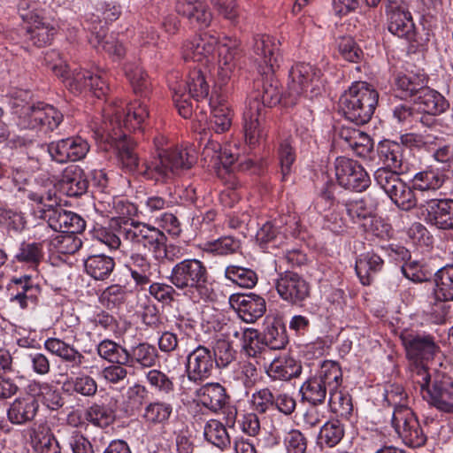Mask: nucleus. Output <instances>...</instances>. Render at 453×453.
<instances>
[{
	"instance_id": "obj_18",
	"label": "nucleus",
	"mask_w": 453,
	"mask_h": 453,
	"mask_svg": "<svg viewBox=\"0 0 453 453\" xmlns=\"http://www.w3.org/2000/svg\"><path fill=\"white\" fill-rule=\"evenodd\" d=\"M54 233H79L85 228V221L76 213L66 211L55 203L47 205L42 211Z\"/></svg>"
},
{
	"instance_id": "obj_42",
	"label": "nucleus",
	"mask_w": 453,
	"mask_h": 453,
	"mask_svg": "<svg viewBox=\"0 0 453 453\" xmlns=\"http://www.w3.org/2000/svg\"><path fill=\"white\" fill-rule=\"evenodd\" d=\"M109 202H99L96 204V210L103 216L111 219V222L119 219H128L135 213L134 204L120 198H110Z\"/></svg>"
},
{
	"instance_id": "obj_63",
	"label": "nucleus",
	"mask_w": 453,
	"mask_h": 453,
	"mask_svg": "<svg viewBox=\"0 0 453 453\" xmlns=\"http://www.w3.org/2000/svg\"><path fill=\"white\" fill-rule=\"evenodd\" d=\"M120 220V219L111 222L109 227L98 226L95 227L93 236L101 243L106 245L110 250H116L120 247L121 241L119 230L115 228L114 223Z\"/></svg>"
},
{
	"instance_id": "obj_36",
	"label": "nucleus",
	"mask_w": 453,
	"mask_h": 453,
	"mask_svg": "<svg viewBox=\"0 0 453 453\" xmlns=\"http://www.w3.org/2000/svg\"><path fill=\"white\" fill-rule=\"evenodd\" d=\"M384 262L380 256L372 252H367L356 261V273L361 283L368 286L372 283L373 276L381 271Z\"/></svg>"
},
{
	"instance_id": "obj_24",
	"label": "nucleus",
	"mask_w": 453,
	"mask_h": 453,
	"mask_svg": "<svg viewBox=\"0 0 453 453\" xmlns=\"http://www.w3.org/2000/svg\"><path fill=\"white\" fill-rule=\"evenodd\" d=\"M405 151L403 144L394 141L385 140L378 145L379 158L385 165L384 168L398 175L409 170Z\"/></svg>"
},
{
	"instance_id": "obj_46",
	"label": "nucleus",
	"mask_w": 453,
	"mask_h": 453,
	"mask_svg": "<svg viewBox=\"0 0 453 453\" xmlns=\"http://www.w3.org/2000/svg\"><path fill=\"white\" fill-rule=\"evenodd\" d=\"M43 256V247L41 242H22L14 256V259L31 268H36Z\"/></svg>"
},
{
	"instance_id": "obj_8",
	"label": "nucleus",
	"mask_w": 453,
	"mask_h": 453,
	"mask_svg": "<svg viewBox=\"0 0 453 453\" xmlns=\"http://www.w3.org/2000/svg\"><path fill=\"white\" fill-rule=\"evenodd\" d=\"M92 130L94 138L102 150H109L111 148H116L122 165L128 172H137L144 176L142 173L144 165L150 161H145L142 165H139V158L127 142V134L121 130L119 121H116L115 126L112 127V134L104 127H93Z\"/></svg>"
},
{
	"instance_id": "obj_41",
	"label": "nucleus",
	"mask_w": 453,
	"mask_h": 453,
	"mask_svg": "<svg viewBox=\"0 0 453 453\" xmlns=\"http://www.w3.org/2000/svg\"><path fill=\"white\" fill-rule=\"evenodd\" d=\"M435 285L433 295L437 302L453 301V265H446L434 275Z\"/></svg>"
},
{
	"instance_id": "obj_17",
	"label": "nucleus",
	"mask_w": 453,
	"mask_h": 453,
	"mask_svg": "<svg viewBox=\"0 0 453 453\" xmlns=\"http://www.w3.org/2000/svg\"><path fill=\"white\" fill-rule=\"evenodd\" d=\"M215 364L212 350L198 345L187 357L186 372L188 380L194 382L203 381L212 374Z\"/></svg>"
},
{
	"instance_id": "obj_19",
	"label": "nucleus",
	"mask_w": 453,
	"mask_h": 453,
	"mask_svg": "<svg viewBox=\"0 0 453 453\" xmlns=\"http://www.w3.org/2000/svg\"><path fill=\"white\" fill-rule=\"evenodd\" d=\"M276 290L283 300L293 304L303 302L310 294L308 282L299 274L289 271L279 274Z\"/></svg>"
},
{
	"instance_id": "obj_49",
	"label": "nucleus",
	"mask_w": 453,
	"mask_h": 453,
	"mask_svg": "<svg viewBox=\"0 0 453 453\" xmlns=\"http://www.w3.org/2000/svg\"><path fill=\"white\" fill-rule=\"evenodd\" d=\"M82 246L81 238L75 235V233H56L54 237L50 240V250H54L61 254H73Z\"/></svg>"
},
{
	"instance_id": "obj_29",
	"label": "nucleus",
	"mask_w": 453,
	"mask_h": 453,
	"mask_svg": "<svg viewBox=\"0 0 453 453\" xmlns=\"http://www.w3.org/2000/svg\"><path fill=\"white\" fill-rule=\"evenodd\" d=\"M157 360V349L148 342H140L129 349H127L125 364H128V366L151 368L156 365Z\"/></svg>"
},
{
	"instance_id": "obj_21",
	"label": "nucleus",
	"mask_w": 453,
	"mask_h": 453,
	"mask_svg": "<svg viewBox=\"0 0 453 453\" xmlns=\"http://www.w3.org/2000/svg\"><path fill=\"white\" fill-rule=\"evenodd\" d=\"M125 268L129 272L135 287L144 289L151 282L157 271V265L146 254L132 252L125 262Z\"/></svg>"
},
{
	"instance_id": "obj_32",
	"label": "nucleus",
	"mask_w": 453,
	"mask_h": 453,
	"mask_svg": "<svg viewBox=\"0 0 453 453\" xmlns=\"http://www.w3.org/2000/svg\"><path fill=\"white\" fill-rule=\"evenodd\" d=\"M197 396L201 403L213 412L226 407L229 396L226 389L219 383H206L197 390Z\"/></svg>"
},
{
	"instance_id": "obj_38",
	"label": "nucleus",
	"mask_w": 453,
	"mask_h": 453,
	"mask_svg": "<svg viewBox=\"0 0 453 453\" xmlns=\"http://www.w3.org/2000/svg\"><path fill=\"white\" fill-rule=\"evenodd\" d=\"M302 366L292 357L275 358L266 368L267 375L273 380H289L300 375Z\"/></svg>"
},
{
	"instance_id": "obj_28",
	"label": "nucleus",
	"mask_w": 453,
	"mask_h": 453,
	"mask_svg": "<svg viewBox=\"0 0 453 453\" xmlns=\"http://www.w3.org/2000/svg\"><path fill=\"white\" fill-rule=\"evenodd\" d=\"M447 180L446 174L432 166L416 173L411 180L413 188L421 193H434L440 189Z\"/></svg>"
},
{
	"instance_id": "obj_48",
	"label": "nucleus",
	"mask_w": 453,
	"mask_h": 453,
	"mask_svg": "<svg viewBox=\"0 0 453 453\" xmlns=\"http://www.w3.org/2000/svg\"><path fill=\"white\" fill-rule=\"evenodd\" d=\"M115 411L105 404L93 403L85 411V418L95 426L105 428L115 421Z\"/></svg>"
},
{
	"instance_id": "obj_51",
	"label": "nucleus",
	"mask_w": 453,
	"mask_h": 453,
	"mask_svg": "<svg viewBox=\"0 0 453 453\" xmlns=\"http://www.w3.org/2000/svg\"><path fill=\"white\" fill-rule=\"evenodd\" d=\"M203 435L207 441L220 449H226L231 443L226 426L216 419H210L205 424Z\"/></svg>"
},
{
	"instance_id": "obj_2",
	"label": "nucleus",
	"mask_w": 453,
	"mask_h": 453,
	"mask_svg": "<svg viewBox=\"0 0 453 453\" xmlns=\"http://www.w3.org/2000/svg\"><path fill=\"white\" fill-rule=\"evenodd\" d=\"M219 45V76L222 82L226 81L234 73L236 57L239 54L240 42L236 38L224 37L222 42L210 34L203 33L186 40L181 54L185 61L208 64L214 58Z\"/></svg>"
},
{
	"instance_id": "obj_12",
	"label": "nucleus",
	"mask_w": 453,
	"mask_h": 453,
	"mask_svg": "<svg viewBox=\"0 0 453 453\" xmlns=\"http://www.w3.org/2000/svg\"><path fill=\"white\" fill-rule=\"evenodd\" d=\"M288 90L291 95H305L311 98L319 95L325 84L322 73L308 63H298L289 71Z\"/></svg>"
},
{
	"instance_id": "obj_54",
	"label": "nucleus",
	"mask_w": 453,
	"mask_h": 453,
	"mask_svg": "<svg viewBox=\"0 0 453 453\" xmlns=\"http://www.w3.org/2000/svg\"><path fill=\"white\" fill-rule=\"evenodd\" d=\"M328 405L331 411L342 418H349L353 411L351 396L337 387L329 395Z\"/></svg>"
},
{
	"instance_id": "obj_7",
	"label": "nucleus",
	"mask_w": 453,
	"mask_h": 453,
	"mask_svg": "<svg viewBox=\"0 0 453 453\" xmlns=\"http://www.w3.org/2000/svg\"><path fill=\"white\" fill-rule=\"evenodd\" d=\"M115 228L135 247H142L151 252L156 258L166 242V236L158 227L132 219H120L114 223Z\"/></svg>"
},
{
	"instance_id": "obj_31",
	"label": "nucleus",
	"mask_w": 453,
	"mask_h": 453,
	"mask_svg": "<svg viewBox=\"0 0 453 453\" xmlns=\"http://www.w3.org/2000/svg\"><path fill=\"white\" fill-rule=\"evenodd\" d=\"M339 135L346 145L358 157L369 156L373 149V142L370 136L359 129L342 127Z\"/></svg>"
},
{
	"instance_id": "obj_64",
	"label": "nucleus",
	"mask_w": 453,
	"mask_h": 453,
	"mask_svg": "<svg viewBox=\"0 0 453 453\" xmlns=\"http://www.w3.org/2000/svg\"><path fill=\"white\" fill-rule=\"evenodd\" d=\"M65 86L73 94H80L85 89H88L89 81H92L93 72L88 70H74L72 73L64 76Z\"/></svg>"
},
{
	"instance_id": "obj_59",
	"label": "nucleus",
	"mask_w": 453,
	"mask_h": 453,
	"mask_svg": "<svg viewBox=\"0 0 453 453\" xmlns=\"http://www.w3.org/2000/svg\"><path fill=\"white\" fill-rule=\"evenodd\" d=\"M240 248L239 242L232 236H224L203 243V250L215 256L233 254Z\"/></svg>"
},
{
	"instance_id": "obj_14",
	"label": "nucleus",
	"mask_w": 453,
	"mask_h": 453,
	"mask_svg": "<svg viewBox=\"0 0 453 453\" xmlns=\"http://www.w3.org/2000/svg\"><path fill=\"white\" fill-rule=\"evenodd\" d=\"M334 170L338 183L345 188L361 192L370 185V178L365 170L352 159L337 157Z\"/></svg>"
},
{
	"instance_id": "obj_27",
	"label": "nucleus",
	"mask_w": 453,
	"mask_h": 453,
	"mask_svg": "<svg viewBox=\"0 0 453 453\" xmlns=\"http://www.w3.org/2000/svg\"><path fill=\"white\" fill-rule=\"evenodd\" d=\"M28 432L33 453H61L58 441L46 423L34 424Z\"/></svg>"
},
{
	"instance_id": "obj_58",
	"label": "nucleus",
	"mask_w": 453,
	"mask_h": 453,
	"mask_svg": "<svg viewBox=\"0 0 453 453\" xmlns=\"http://www.w3.org/2000/svg\"><path fill=\"white\" fill-rule=\"evenodd\" d=\"M233 379L242 384L245 388L250 389L258 382L259 373L254 364L244 361L235 365L233 371Z\"/></svg>"
},
{
	"instance_id": "obj_35",
	"label": "nucleus",
	"mask_w": 453,
	"mask_h": 453,
	"mask_svg": "<svg viewBox=\"0 0 453 453\" xmlns=\"http://www.w3.org/2000/svg\"><path fill=\"white\" fill-rule=\"evenodd\" d=\"M61 182L69 196H79L84 194L88 187V181L83 170L75 165L65 168Z\"/></svg>"
},
{
	"instance_id": "obj_25",
	"label": "nucleus",
	"mask_w": 453,
	"mask_h": 453,
	"mask_svg": "<svg viewBox=\"0 0 453 453\" xmlns=\"http://www.w3.org/2000/svg\"><path fill=\"white\" fill-rule=\"evenodd\" d=\"M44 349L65 362L72 369L87 368L85 356L73 345L58 337H50L44 341Z\"/></svg>"
},
{
	"instance_id": "obj_26",
	"label": "nucleus",
	"mask_w": 453,
	"mask_h": 453,
	"mask_svg": "<svg viewBox=\"0 0 453 453\" xmlns=\"http://www.w3.org/2000/svg\"><path fill=\"white\" fill-rule=\"evenodd\" d=\"M426 220L443 230L453 229V199H432L425 204Z\"/></svg>"
},
{
	"instance_id": "obj_5",
	"label": "nucleus",
	"mask_w": 453,
	"mask_h": 453,
	"mask_svg": "<svg viewBox=\"0 0 453 453\" xmlns=\"http://www.w3.org/2000/svg\"><path fill=\"white\" fill-rule=\"evenodd\" d=\"M379 92L365 81L353 82L340 98V109L344 117L357 124H366L374 113Z\"/></svg>"
},
{
	"instance_id": "obj_33",
	"label": "nucleus",
	"mask_w": 453,
	"mask_h": 453,
	"mask_svg": "<svg viewBox=\"0 0 453 453\" xmlns=\"http://www.w3.org/2000/svg\"><path fill=\"white\" fill-rule=\"evenodd\" d=\"M211 108V128L218 134L226 132L232 125V111L223 96H212L210 99Z\"/></svg>"
},
{
	"instance_id": "obj_39",
	"label": "nucleus",
	"mask_w": 453,
	"mask_h": 453,
	"mask_svg": "<svg viewBox=\"0 0 453 453\" xmlns=\"http://www.w3.org/2000/svg\"><path fill=\"white\" fill-rule=\"evenodd\" d=\"M173 411V404L155 400L148 403L143 409L142 418L148 426L165 425Z\"/></svg>"
},
{
	"instance_id": "obj_61",
	"label": "nucleus",
	"mask_w": 453,
	"mask_h": 453,
	"mask_svg": "<svg viewBox=\"0 0 453 453\" xmlns=\"http://www.w3.org/2000/svg\"><path fill=\"white\" fill-rule=\"evenodd\" d=\"M146 380L155 391L162 395H171L174 391L173 378L157 369H151L146 372Z\"/></svg>"
},
{
	"instance_id": "obj_3",
	"label": "nucleus",
	"mask_w": 453,
	"mask_h": 453,
	"mask_svg": "<svg viewBox=\"0 0 453 453\" xmlns=\"http://www.w3.org/2000/svg\"><path fill=\"white\" fill-rule=\"evenodd\" d=\"M169 282L193 303L209 302L214 297L213 283L206 265L197 258H185L171 269Z\"/></svg>"
},
{
	"instance_id": "obj_56",
	"label": "nucleus",
	"mask_w": 453,
	"mask_h": 453,
	"mask_svg": "<svg viewBox=\"0 0 453 453\" xmlns=\"http://www.w3.org/2000/svg\"><path fill=\"white\" fill-rule=\"evenodd\" d=\"M125 73L134 92L146 96L150 88V81L144 70L138 65L127 64L125 66Z\"/></svg>"
},
{
	"instance_id": "obj_40",
	"label": "nucleus",
	"mask_w": 453,
	"mask_h": 453,
	"mask_svg": "<svg viewBox=\"0 0 453 453\" xmlns=\"http://www.w3.org/2000/svg\"><path fill=\"white\" fill-rule=\"evenodd\" d=\"M238 149L226 146L224 149L221 148L220 144L217 142H208L203 150V155L205 159L211 158V162H219L225 168H229L240 160V157L237 154Z\"/></svg>"
},
{
	"instance_id": "obj_6",
	"label": "nucleus",
	"mask_w": 453,
	"mask_h": 453,
	"mask_svg": "<svg viewBox=\"0 0 453 453\" xmlns=\"http://www.w3.org/2000/svg\"><path fill=\"white\" fill-rule=\"evenodd\" d=\"M342 372L340 365L332 360L324 361L318 372L309 377L301 386L302 399L313 406L324 403L326 394L342 387Z\"/></svg>"
},
{
	"instance_id": "obj_60",
	"label": "nucleus",
	"mask_w": 453,
	"mask_h": 453,
	"mask_svg": "<svg viewBox=\"0 0 453 453\" xmlns=\"http://www.w3.org/2000/svg\"><path fill=\"white\" fill-rule=\"evenodd\" d=\"M344 436L343 425L337 419L325 423L319 431V439L327 447H334Z\"/></svg>"
},
{
	"instance_id": "obj_16",
	"label": "nucleus",
	"mask_w": 453,
	"mask_h": 453,
	"mask_svg": "<svg viewBox=\"0 0 453 453\" xmlns=\"http://www.w3.org/2000/svg\"><path fill=\"white\" fill-rule=\"evenodd\" d=\"M90 146L81 136H72L51 142L47 145L48 152L52 160L64 164L83 159L88 153Z\"/></svg>"
},
{
	"instance_id": "obj_10",
	"label": "nucleus",
	"mask_w": 453,
	"mask_h": 453,
	"mask_svg": "<svg viewBox=\"0 0 453 453\" xmlns=\"http://www.w3.org/2000/svg\"><path fill=\"white\" fill-rule=\"evenodd\" d=\"M148 117L149 111L144 101L135 100L127 109L123 102H114L104 110V120L99 127H104L112 134V127L116 121H119L122 131L123 128L135 130L141 127Z\"/></svg>"
},
{
	"instance_id": "obj_57",
	"label": "nucleus",
	"mask_w": 453,
	"mask_h": 453,
	"mask_svg": "<svg viewBox=\"0 0 453 453\" xmlns=\"http://www.w3.org/2000/svg\"><path fill=\"white\" fill-rule=\"evenodd\" d=\"M187 88L188 96L196 101L207 97L209 95V84L201 69L195 68L190 71L187 80Z\"/></svg>"
},
{
	"instance_id": "obj_45",
	"label": "nucleus",
	"mask_w": 453,
	"mask_h": 453,
	"mask_svg": "<svg viewBox=\"0 0 453 453\" xmlns=\"http://www.w3.org/2000/svg\"><path fill=\"white\" fill-rule=\"evenodd\" d=\"M279 223L276 219L267 221L257 230L256 238L261 246L278 248L284 242L286 237Z\"/></svg>"
},
{
	"instance_id": "obj_22",
	"label": "nucleus",
	"mask_w": 453,
	"mask_h": 453,
	"mask_svg": "<svg viewBox=\"0 0 453 453\" xmlns=\"http://www.w3.org/2000/svg\"><path fill=\"white\" fill-rule=\"evenodd\" d=\"M39 411V403L32 395H19L10 403L7 420L14 426H25L32 422Z\"/></svg>"
},
{
	"instance_id": "obj_15",
	"label": "nucleus",
	"mask_w": 453,
	"mask_h": 453,
	"mask_svg": "<svg viewBox=\"0 0 453 453\" xmlns=\"http://www.w3.org/2000/svg\"><path fill=\"white\" fill-rule=\"evenodd\" d=\"M400 339L405 348L407 357L414 362L430 360L440 351V346L430 334L404 331L401 334Z\"/></svg>"
},
{
	"instance_id": "obj_11",
	"label": "nucleus",
	"mask_w": 453,
	"mask_h": 453,
	"mask_svg": "<svg viewBox=\"0 0 453 453\" xmlns=\"http://www.w3.org/2000/svg\"><path fill=\"white\" fill-rule=\"evenodd\" d=\"M374 180L388 196L391 201L403 211H411L418 204L413 185H407L396 173L387 168H379L374 172Z\"/></svg>"
},
{
	"instance_id": "obj_37",
	"label": "nucleus",
	"mask_w": 453,
	"mask_h": 453,
	"mask_svg": "<svg viewBox=\"0 0 453 453\" xmlns=\"http://www.w3.org/2000/svg\"><path fill=\"white\" fill-rule=\"evenodd\" d=\"M97 382L88 374L68 377L64 381L62 389L69 395H80L84 397H93L97 393Z\"/></svg>"
},
{
	"instance_id": "obj_1",
	"label": "nucleus",
	"mask_w": 453,
	"mask_h": 453,
	"mask_svg": "<svg viewBox=\"0 0 453 453\" xmlns=\"http://www.w3.org/2000/svg\"><path fill=\"white\" fill-rule=\"evenodd\" d=\"M280 45L279 40L267 35L254 37L257 69L265 77L255 82L243 111L244 137L250 145L257 144L264 137L262 122L265 108L277 105L281 99L280 81L273 75L283 61Z\"/></svg>"
},
{
	"instance_id": "obj_47",
	"label": "nucleus",
	"mask_w": 453,
	"mask_h": 453,
	"mask_svg": "<svg viewBox=\"0 0 453 453\" xmlns=\"http://www.w3.org/2000/svg\"><path fill=\"white\" fill-rule=\"evenodd\" d=\"M55 33L56 27L53 25L38 17L27 29L29 40L37 47H43L49 44Z\"/></svg>"
},
{
	"instance_id": "obj_20",
	"label": "nucleus",
	"mask_w": 453,
	"mask_h": 453,
	"mask_svg": "<svg viewBox=\"0 0 453 453\" xmlns=\"http://www.w3.org/2000/svg\"><path fill=\"white\" fill-rule=\"evenodd\" d=\"M388 29L395 36L405 40L412 48L424 45V39L418 35L410 11L391 13L388 16Z\"/></svg>"
},
{
	"instance_id": "obj_30",
	"label": "nucleus",
	"mask_w": 453,
	"mask_h": 453,
	"mask_svg": "<svg viewBox=\"0 0 453 453\" xmlns=\"http://www.w3.org/2000/svg\"><path fill=\"white\" fill-rule=\"evenodd\" d=\"M415 104L419 111L432 116L440 115L449 107V102L441 93L426 85L416 97Z\"/></svg>"
},
{
	"instance_id": "obj_44",
	"label": "nucleus",
	"mask_w": 453,
	"mask_h": 453,
	"mask_svg": "<svg viewBox=\"0 0 453 453\" xmlns=\"http://www.w3.org/2000/svg\"><path fill=\"white\" fill-rule=\"evenodd\" d=\"M86 273L96 280L107 279L115 267L112 257L106 255H92L84 262Z\"/></svg>"
},
{
	"instance_id": "obj_9",
	"label": "nucleus",
	"mask_w": 453,
	"mask_h": 453,
	"mask_svg": "<svg viewBox=\"0 0 453 453\" xmlns=\"http://www.w3.org/2000/svg\"><path fill=\"white\" fill-rule=\"evenodd\" d=\"M415 381L419 384L423 398L438 411L453 414V381L444 377L430 384V375L424 366H417Z\"/></svg>"
},
{
	"instance_id": "obj_4",
	"label": "nucleus",
	"mask_w": 453,
	"mask_h": 453,
	"mask_svg": "<svg viewBox=\"0 0 453 453\" xmlns=\"http://www.w3.org/2000/svg\"><path fill=\"white\" fill-rule=\"evenodd\" d=\"M166 143L167 138L163 135L154 139L157 157L145 164L142 171L145 178L165 182L180 170L189 169L196 162V153L193 148L164 149Z\"/></svg>"
},
{
	"instance_id": "obj_43",
	"label": "nucleus",
	"mask_w": 453,
	"mask_h": 453,
	"mask_svg": "<svg viewBox=\"0 0 453 453\" xmlns=\"http://www.w3.org/2000/svg\"><path fill=\"white\" fill-rule=\"evenodd\" d=\"M379 205V199L371 193L361 199L346 203L348 215L356 222L372 217Z\"/></svg>"
},
{
	"instance_id": "obj_62",
	"label": "nucleus",
	"mask_w": 453,
	"mask_h": 453,
	"mask_svg": "<svg viewBox=\"0 0 453 453\" xmlns=\"http://www.w3.org/2000/svg\"><path fill=\"white\" fill-rule=\"evenodd\" d=\"M260 333L253 328H244L242 334V347L245 354L250 357H256L261 353L265 345Z\"/></svg>"
},
{
	"instance_id": "obj_50",
	"label": "nucleus",
	"mask_w": 453,
	"mask_h": 453,
	"mask_svg": "<svg viewBox=\"0 0 453 453\" xmlns=\"http://www.w3.org/2000/svg\"><path fill=\"white\" fill-rule=\"evenodd\" d=\"M27 197L34 202L43 204L47 209V202L57 204L56 199V188L52 181L50 180H42L41 182L37 181L27 190Z\"/></svg>"
},
{
	"instance_id": "obj_34",
	"label": "nucleus",
	"mask_w": 453,
	"mask_h": 453,
	"mask_svg": "<svg viewBox=\"0 0 453 453\" xmlns=\"http://www.w3.org/2000/svg\"><path fill=\"white\" fill-rule=\"evenodd\" d=\"M427 84L425 74L422 73H398L395 79V87L397 96L402 99H407L414 95L417 96Z\"/></svg>"
},
{
	"instance_id": "obj_55",
	"label": "nucleus",
	"mask_w": 453,
	"mask_h": 453,
	"mask_svg": "<svg viewBox=\"0 0 453 453\" xmlns=\"http://www.w3.org/2000/svg\"><path fill=\"white\" fill-rule=\"evenodd\" d=\"M96 352L101 358L108 362L125 364L127 348L112 340L101 341L96 346Z\"/></svg>"
},
{
	"instance_id": "obj_53",
	"label": "nucleus",
	"mask_w": 453,
	"mask_h": 453,
	"mask_svg": "<svg viewBox=\"0 0 453 453\" xmlns=\"http://www.w3.org/2000/svg\"><path fill=\"white\" fill-rule=\"evenodd\" d=\"M263 338L265 345L271 349H282L288 342L285 326L279 321L267 325Z\"/></svg>"
},
{
	"instance_id": "obj_23",
	"label": "nucleus",
	"mask_w": 453,
	"mask_h": 453,
	"mask_svg": "<svg viewBox=\"0 0 453 453\" xmlns=\"http://www.w3.org/2000/svg\"><path fill=\"white\" fill-rule=\"evenodd\" d=\"M230 303L239 317L247 323H253L261 318L266 311L263 297L250 293L249 295L231 296Z\"/></svg>"
},
{
	"instance_id": "obj_52",
	"label": "nucleus",
	"mask_w": 453,
	"mask_h": 453,
	"mask_svg": "<svg viewBox=\"0 0 453 453\" xmlns=\"http://www.w3.org/2000/svg\"><path fill=\"white\" fill-rule=\"evenodd\" d=\"M225 276L241 288H251L257 283V275L255 271L235 265L226 268Z\"/></svg>"
},
{
	"instance_id": "obj_13",
	"label": "nucleus",
	"mask_w": 453,
	"mask_h": 453,
	"mask_svg": "<svg viewBox=\"0 0 453 453\" xmlns=\"http://www.w3.org/2000/svg\"><path fill=\"white\" fill-rule=\"evenodd\" d=\"M63 120V114L56 108L44 103L26 104L21 107L19 126L22 128H40L44 132L52 131Z\"/></svg>"
}]
</instances>
